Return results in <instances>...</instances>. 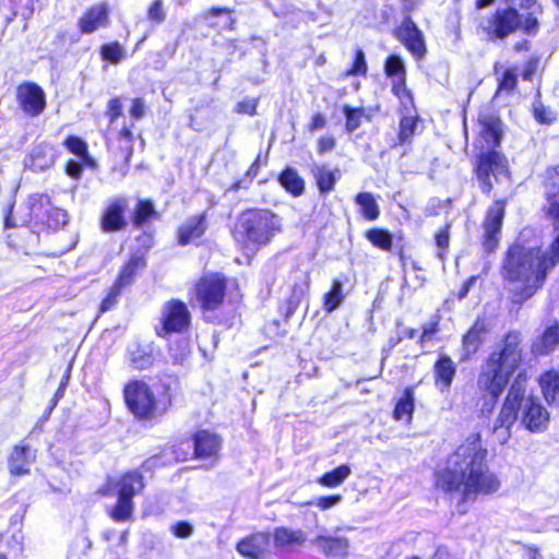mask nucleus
<instances>
[{"label":"nucleus","mask_w":559,"mask_h":559,"mask_svg":"<svg viewBox=\"0 0 559 559\" xmlns=\"http://www.w3.org/2000/svg\"><path fill=\"white\" fill-rule=\"evenodd\" d=\"M487 449L480 435L473 433L449 455L444 468L436 474V485L451 498L457 497L459 513L467 512V504L479 496L497 492L500 480L487 463Z\"/></svg>","instance_id":"1"},{"label":"nucleus","mask_w":559,"mask_h":559,"mask_svg":"<svg viewBox=\"0 0 559 559\" xmlns=\"http://www.w3.org/2000/svg\"><path fill=\"white\" fill-rule=\"evenodd\" d=\"M525 380L522 372L516 376L493 424V433L500 444L507 443L511 438V428L519 418L520 409L521 424L531 432H542L548 426L549 414L546 408L537 399L525 396Z\"/></svg>","instance_id":"2"},{"label":"nucleus","mask_w":559,"mask_h":559,"mask_svg":"<svg viewBox=\"0 0 559 559\" xmlns=\"http://www.w3.org/2000/svg\"><path fill=\"white\" fill-rule=\"evenodd\" d=\"M548 267L540 248H526L515 243L507 252L502 275L512 284V302L522 305L545 283Z\"/></svg>","instance_id":"3"},{"label":"nucleus","mask_w":559,"mask_h":559,"mask_svg":"<svg viewBox=\"0 0 559 559\" xmlns=\"http://www.w3.org/2000/svg\"><path fill=\"white\" fill-rule=\"evenodd\" d=\"M520 344V332H509L504 336L502 348L491 353L481 367L477 378V386L479 391L488 395L481 406L483 414L492 411L510 377L519 368L522 361Z\"/></svg>","instance_id":"4"},{"label":"nucleus","mask_w":559,"mask_h":559,"mask_svg":"<svg viewBox=\"0 0 559 559\" xmlns=\"http://www.w3.org/2000/svg\"><path fill=\"white\" fill-rule=\"evenodd\" d=\"M478 122L487 151L478 155L476 177L481 192L489 194L493 190L495 183L499 185L510 180L508 160L504 155L495 150L500 145L502 138V121L491 109H487L479 114Z\"/></svg>","instance_id":"5"},{"label":"nucleus","mask_w":559,"mask_h":559,"mask_svg":"<svg viewBox=\"0 0 559 559\" xmlns=\"http://www.w3.org/2000/svg\"><path fill=\"white\" fill-rule=\"evenodd\" d=\"M283 219L265 209L243 211L237 218L234 238L248 250H259L282 231Z\"/></svg>","instance_id":"6"},{"label":"nucleus","mask_w":559,"mask_h":559,"mask_svg":"<svg viewBox=\"0 0 559 559\" xmlns=\"http://www.w3.org/2000/svg\"><path fill=\"white\" fill-rule=\"evenodd\" d=\"M123 396L129 411L142 420L165 415L171 405L168 393L156 397L148 384L142 380L129 381L124 386Z\"/></svg>","instance_id":"7"},{"label":"nucleus","mask_w":559,"mask_h":559,"mask_svg":"<svg viewBox=\"0 0 559 559\" xmlns=\"http://www.w3.org/2000/svg\"><path fill=\"white\" fill-rule=\"evenodd\" d=\"M144 489V477L138 471H130L119 478H109L100 492L105 496H117V503L110 512L116 522L131 519L134 510L133 498Z\"/></svg>","instance_id":"8"},{"label":"nucleus","mask_w":559,"mask_h":559,"mask_svg":"<svg viewBox=\"0 0 559 559\" xmlns=\"http://www.w3.org/2000/svg\"><path fill=\"white\" fill-rule=\"evenodd\" d=\"M545 195L547 200V215L552 218L558 229L549 252L544 251L545 264L548 270H551L559 262V165L547 171Z\"/></svg>","instance_id":"9"},{"label":"nucleus","mask_w":559,"mask_h":559,"mask_svg":"<svg viewBox=\"0 0 559 559\" xmlns=\"http://www.w3.org/2000/svg\"><path fill=\"white\" fill-rule=\"evenodd\" d=\"M522 20L515 8L498 9L493 14L484 17L479 26L488 38L504 39L521 27Z\"/></svg>","instance_id":"10"},{"label":"nucleus","mask_w":559,"mask_h":559,"mask_svg":"<svg viewBox=\"0 0 559 559\" xmlns=\"http://www.w3.org/2000/svg\"><path fill=\"white\" fill-rule=\"evenodd\" d=\"M28 203L32 217L49 228L59 229L68 223V213L52 206L48 194H32Z\"/></svg>","instance_id":"11"},{"label":"nucleus","mask_w":559,"mask_h":559,"mask_svg":"<svg viewBox=\"0 0 559 559\" xmlns=\"http://www.w3.org/2000/svg\"><path fill=\"white\" fill-rule=\"evenodd\" d=\"M225 278L218 274L203 276L195 286V298L204 310L216 309L224 300Z\"/></svg>","instance_id":"12"},{"label":"nucleus","mask_w":559,"mask_h":559,"mask_svg":"<svg viewBox=\"0 0 559 559\" xmlns=\"http://www.w3.org/2000/svg\"><path fill=\"white\" fill-rule=\"evenodd\" d=\"M506 213L504 201L497 200L488 207L483 222V248L485 252H493L500 241L501 228Z\"/></svg>","instance_id":"13"},{"label":"nucleus","mask_w":559,"mask_h":559,"mask_svg":"<svg viewBox=\"0 0 559 559\" xmlns=\"http://www.w3.org/2000/svg\"><path fill=\"white\" fill-rule=\"evenodd\" d=\"M16 100L22 111L29 117L39 116L46 108L45 92L34 82H24L16 87Z\"/></svg>","instance_id":"14"},{"label":"nucleus","mask_w":559,"mask_h":559,"mask_svg":"<svg viewBox=\"0 0 559 559\" xmlns=\"http://www.w3.org/2000/svg\"><path fill=\"white\" fill-rule=\"evenodd\" d=\"M394 37L417 59L426 55V44L423 32L411 16H406L393 32Z\"/></svg>","instance_id":"15"},{"label":"nucleus","mask_w":559,"mask_h":559,"mask_svg":"<svg viewBox=\"0 0 559 559\" xmlns=\"http://www.w3.org/2000/svg\"><path fill=\"white\" fill-rule=\"evenodd\" d=\"M191 316L187 305L178 299H173L165 304L162 312V331L183 332L190 324Z\"/></svg>","instance_id":"16"},{"label":"nucleus","mask_w":559,"mask_h":559,"mask_svg":"<svg viewBox=\"0 0 559 559\" xmlns=\"http://www.w3.org/2000/svg\"><path fill=\"white\" fill-rule=\"evenodd\" d=\"M271 536L269 533L259 532L241 539L237 546V551L249 559H262L269 551Z\"/></svg>","instance_id":"17"},{"label":"nucleus","mask_w":559,"mask_h":559,"mask_svg":"<svg viewBox=\"0 0 559 559\" xmlns=\"http://www.w3.org/2000/svg\"><path fill=\"white\" fill-rule=\"evenodd\" d=\"M128 207V200L126 198H118L112 201L105 210L100 226L106 233L119 231L126 228L127 221L124 211Z\"/></svg>","instance_id":"18"},{"label":"nucleus","mask_w":559,"mask_h":559,"mask_svg":"<svg viewBox=\"0 0 559 559\" xmlns=\"http://www.w3.org/2000/svg\"><path fill=\"white\" fill-rule=\"evenodd\" d=\"M109 23V8L106 3H98L87 9L79 19L78 26L82 34H92Z\"/></svg>","instance_id":"19"},{"label":"nucleus","mask_w":559,"mask_h":559,"mask_svg":"<svg viewBox=\"0 0 559 559\" xmlns=\"http://www.w3.org/2000/svg\"><path fill=\"white\" fill-rule=\"evenodd\" d=\"M488 326L484 319H477L462 340L461 360L465 361L474 355L484 343Z\"/></svg>","instance_id":"20"},{"label":"nucleus","mask_w":559,"mask_h":559,"mask_svg":"<svg viewBox=\"0 0 559 559\" xmlns=\"http://www.w3.org/2000/svg\"><path fill=\"white\" fill-rule=\"evenodd\" d=\"M311 543L325 557L345 558L348 555L349 542L346 537L319 534Z\"/></svg>","instance_id":"21"},{"label":"nucleus","mask_w":559,"mask_h":559,"mask_svg":"<svg viewBox=\"0 0 559 559\" xmlns=\"http://www.w3.org/2000/svg\"><path fill=\"white\" fill-rule=\"evenodd\" d=\"M56 160V150L48 143L36 144L25 159V166L34 171H44Z\"/></svg>","instance_id":"22"},{"label":"nucleus","mask_w":559,"mask_h":559,"mask_svg":"<svg viewBox=\"0 0 559 559\" xmlns=\"http://www.w3.org/2000/svg\"><path fill=\"white\" fill-rule=\"evenodd\" d=\"M433 372L436 378V385L440 392H445L450 389L456 373V366L448 355H440L435 362Z\"/></svg>","instance_id":"23"},{"label":"nucleus","mask_w":559,"mask_h":559,"mask_svg":"<svg viewBox=\"0 0 559 559\" xmlns=\"http://www.w3.org/2000/svg\"><path fill=\"white\" fill-rule=\"evenodd\" d=\"M221 448L219 438L206 430H202L194 436V452L199 459H207L216 455Z\"/></svg>","instance_id":"24"},{"label":"nucleus","mask_w":559,"mask_h":559,"mask_svg":"<svg viewBox=\"0 0 559 559\" xmlns=\"http://www.w3.org/2000/svg\"><path fill=\"white\" fill-rule=\"evenodd\" d=\"M206 230V213L188 218L179 228V243L188 245L192 239L201 237Z\"/></svg>","instance_id":"25"},{"label":"nucleus","mask_w":559,"mask_h":559,"mask_svg":"<svg viewBox=\"0 0 559 559\" xmlns=\"http://www.w3.org/2000/svg\"><path fill=\"white\" fill-rule=\"evenodd\" d=\"M559 345V324L547 326L544 333L532 345V353L536 356L548 355Z\"/></svg>","instance_id":"26"},{"label":"nucleus","mask_w":559,"mask_h":559,"mask_svg":"<svg viewBox=\"0 0 559 559\" xmlns=\"http://www.w3.org/2000/svg\"><path fill=\"white\" fill-rule=\"evenodd\" d=\"M32 463L31 449L28 447H20L16 445L10 457H9V468L11 474L13 475H24L29 472V466Z\"/></svg>","instance_id":"27"},{"label":"nucleus","mask_w":559,"mask_h":559,"mask_svg":"<svg viewBox=\"0 0 559 559\" xmlns=\"http://www.w3.org/2000/svg\"><path fill=\"white\" fill-rule=\"evenodd\" d=\"M130 366L135 370H145L153 365L152 352L138 343L131 344L128 348Z\"/></svg>","instance_id":"28"},{"label":"nucleus","mask_w":559,"mask_h":559,"mask_svg":"<svg viewBox=\"0 0 559 559\" xmlns=\"http://www.w3.org/2000/svg\"><path fill=\"white\" fill-rule=\"evenodd\" d=\"M337 169L330 170L324 165H313L312 174L321 194H328L334 189V186L337 180Z\"/></svg>","instance_id":"29"},{"label":"nucleus","mask_w":559,"mask_h":559,"mask_svg":"<svg viewBox=\"0 0 559 559\" xmlns=\"http://www.w3.org/2000/svg\"><path fill=\"white\" fill-rule=\"evenodd\" d=\"M539 384L549 404L559 403V371L549 370L542 374Z\"/></svg>","instance_id":"30"},{"label":"nucleus","mask_w":559,"mask_h":559,"mask_svg":"<svg viewBox=\"0 0 559 559\" xmlns=\"http://www.w3.org/2000/svg\"><path fill=\"white\" fill-rule=\"evenodd\" d=\"M278 181L295 197L302 194L305 190V181L294 168L286 167L278 176Z\"/></svg>","instance_id":"31"},{"label":"nucleus","mask_w":559,"mask_h":559,"mask_svg":"<svg viewBox=\"0 0 559 559\" xmlns=\"http://www.w3.org/2000/svg\"><path fill=\"white\" fill-rule=\"evenodd\" d=\"M306 536L302 531H293L286 527H277L274 532L276 547H293L304 544Z\"/></svg>","instance_id":"32"},{"label":"nucleus","mask_w":559,"mask_h":559,"mask_svg":"<svg viewBox=\"0 0 559 559\" xmlns=\"http://www.w3.org/2000/svg\"><path fill=\"white\" fill-rule=\"evenodd\" d=\"M355 202L360 207V213L367 221H376L379 217V205L372 193L359 192L355 198Z\"/></svg>","instance_id":"33"},{"label":"nucleus","mask_w":559,"mask_h":559,"mask_svg":"<svg viewBox=\"0 0 559 559\" xmlns=\"http://www.w3.org/2000/svg\"><path fill=\"white\" fill-rule=\"evenodd\" d=\"M155 215L156 210L151 200H139L132 215V223L135 227H142Z\"/></svg>","instance_id":"34"},{"label":"nucleus","mask_w":559,"mask_h":559,"mask_svg":"<svg viewBox=\"0 0 559 559\" xmlns=\"http://www.w3.org/2000/svg\"><path fill=\"white\" fill-rule=\"evenodd\" d=\"M350 475V467L346 464L340 465L331 472L323 474L319 478V484L325 487H336L341 485Z\"/></svg>","instance_id":"35"},{"label":"nucleus","mask_w":559,"mask_h":559,"mask_svg":"<svg viewBox=\"0 0 559 559\" xmlns=\"http://www.w3.org/2000/svg\"><path fill=\"white\" fill-rule=\"evenodd\" d=\"M391 91L405 109L414 106L413 94L406 85V76L391 80Z\"/></svg>","instance_id":"36"},{"label":"nucleus","mask_w":559,"mask_h":559,"mask_svg":"<svg viewBox=\"0 0 559 559\" xmlns=\"http://www.w3.org/2000/svg\"><path fill=\"white\" fill-rule=\"evenodd\" d=\"M366 238L377 248L391 251L393 246V236L382 228H371L366 233Z\"/></svg>","instance_id":"37"},{"label":"nucleus","mask_w":559,"mask_h":559,"mask_svg":"<svg viewBox=\"0 0 559 559\" xmlns=\"http://www.w3.org/2000/svg\"><path fill=\"white\" fill-rule=\"evenodd\" d=\"M343 300V284L340 280H334L330 292L324 296V309L328 312H332L342 304Z\"/></svg>","instance_id":"38"},{"label":"nucleus","mask_w":559,"mask_h":559,"mask_svg":"<svg viewBox=\"0 0 559 559\" xmlns=\"http://www.w3.org/2000/svg\"><path fill=\"white\" fill-rule=\"evenodd\" d=\"M384 73L390 80L406 76V68L402 57L390 55L384 62Z\"/></svg>","instance_id":"39"},{"label":"nucleus","mask_w":559,"mask_h":559,"mask_svg":"<svg viewBox=\"0 0 559 559\" xmlns=\"http://www.w3.org/2000/svg\"><path fill=\"white\" fill-rule=\"evenodd\" d=\"M414 412V396L409 389H406L403 397L397 402L394 408V418L397 420L412 417Z\"/></svg>","instance_id":"40"},{"label":"nucleus","mask_w":559,"mask_h":559,"mask_svg":"<svg viewBox=\"0 0 559 559\" xmlns=\"http://www.w3.org/2000/svg\"><path fill=\"white\" fill-rule=\"evenodd\" d=\"M100 55L106 61L119 63L126 58V49L118 41H112L102 46Z\"/></svg>","instance_id":"41"},{"label":"nucleus","mask_w":559,"mask_h":559,"mask_svg":"<svg viewBox=\"0 0 559 559\" xmlns=\"http://www.w3.org/2000/svg\"><path fill=\"white\" fill-rule=\"evenodd\" d=\"M418 126V118L413 116H404L400 121L399 142L405 144L415 134Z\"/></svg>","instance_id":"42"},{"label":"nucleus","mask_w":559,"mask_h":559,"mask_svg":"<svg viewBox=\"0 0 559 559\" xmlns=\"http://www.w3.org/2000/svg\"><path fill=\"white\" fill-rule=\"evenodd\" d=\"M138 266H139V259H136V258L131 259L121 270L117 281L115 282V285L118 286L120 289L130 285L133 281V277H134Z\"/></svg>","instance_id":"43"},{"label":"nucleus","mask_w":559,"mask_h":559,"mask_svg":"<svg viewBox=\"0 0 559 559\" xmlns=\"http://www.w3.org/2000/svg\"><path fill=\"white\" fill-rule=\"evenodd\" d=\"M344 115L346 118V130L353 132L360 127V120L362 116V109H355L349 106L344 107Z\"/></svg>","instance_id":"44"},{"label":"nucleus","mask_w":559,"mask_h":559,"mask_svg":"<svg viewBox=\"0 0 559 559\" xmlns=\"http://www.w3.org/2000/svg\"><path fill=\"white\" fill-rule=\"evenodd\" d=\"M64 145L71 153L75 154L78 157L83 158L87 156L86 143L78 136H68L64 141Z\"/></svg>","instance_id":"45"},{"label":"nucleus","mask_w":559,"mask_h":559,"mask_svg":"<svg viewBox=\"0 0 559 559\" xmlns=\"http://www.w3.org/2000/svg\"><path fill=\"white\" fill-rule=\"evenodd\" d=\"M534 117L539 123L544 124H550L557 119L556 114L540 103L534 105Z\"/></svg>","instance_id":"46"},{"label":"nucleus","mask_w":559,"mask_h":559,"mask_svg":"<svg viewBox=\"0 0 559 559\" xmlns=\"http://www.w3.org/2000/svg\"><path fill=\"white\" fill-rule=\"evenodd\" d=\"M367 62L365 52L362 49L357 48L355 52V60L353 62V67L348 70V75H365L367 73Z\"/></svg>","instance_id":"47"},{"label":"nucleus","mask_w":559,"mask_h":559,"mask_svg":"<svg viewBox=\"0 0 559 559\" xmlns=\"http://www.w3.org/2000/svg\"><path fill=\"white\" fill-rule=\"evenodd\" d=\"M147 19L156 24H162L166 20V12L163 7V0H155L147 10Z\"/></svg>","instance_id":"48"},{"label":"nucleus","mask_w":559,"mask_h":559,"mask_svg":"<svg viewBox=\"0 0 559 559\" xmlns=\"http://www.w3.org/2000/svg\"><path fill=\"white\" fill-rule=\"evenodd\" d=\"M169 530L177 538H189L194 532L193 525L187 521H178Z\"/></svg>","instance_id":"49"},{"label":"nucleus","mask_w":559,"mask_h":559,"mask_svg":"<svg viewBox=\"0 0 559 559\" xmlns=\"http://www.w3.org/2000/svg\"><path fill=\"white\" fill-rule=\"evenodd\" d=\"M518 84V75L513 69H508L503 72L499 81V91H512Z\"/></svg>","instance_id":"50"},{"label":"nucleus","mask_w":559,"mask_h":559,"mask_svg":"<svg viewBox=\"0 0 559 559\" xmlns=\"http://www.w3.org/2000/svg\"><path fill=\"white\" fill-rule=\"evenodd\" d=\"M120 294H121V289L114 284L112 287L110 288V292L108 293V295L102 301L99 311L107 312L110 309H112L114 306L117 304Z\"/></svg>","instance_id":"51"},{"label":"nucleus","mask_w":559,"mask_h":559,"mask_svg":"<svg viewBox=\"0 0 559 559\" xmlns=\"http://www.w3.org/2000/svg\"><path fill=\"white\" fill-rule=\"evenodd\" d=\"M258 98H245L236 105V112L253 116L257 112Z\"/></svg>","instance_id":"52"},{"label":"nucleus","mask_w":559,"mask_h":559,"mask_svg":"<svg viewBox=\"0 0 559 559\" xmlns=\"http://www.w3.org/2000/svg\"><path fill=\"white\" fill-rule=\"evenodd\" d=\"M106 115L109 117L111 123L122 115V104L120 98H111L108 102Z\"/></svg>","instance_id":"53"},{"label":"nucleus","mask_w":559,"mask_h":559,"mask_svg":"<svg viewBox=\"0 0 559 559\" xmlns=\"http://www.w3.org/2000/svg\"><path fill=\"white\" fill-rule=\"evenodd\" d=\"M521 26L523 27V31L525 32V34L527 35H531V36H534L537 34L538 32V21H537V17L534 16V12L533 13H530L524 22L521 24Z\"/></svg>","instance_id":"54"},{"label":"nucleus","mask_w":559,"mask_h":559,"mask_svg":"<svg viewBox=\"0 0 559 559\" xmlns=\"http://www.w3.org/2000/svg\"><path fill=\"white\" fill-rule=\"evenodd\" d=\"M145 109H146L145 102L142 98H134L132 100V106L130 108V116L133 119L139 120L144 117Z\"/></svg>","instance_id":"55"},{"label":"nucleus","mask_w":559,"mask_h":559,"mask_svg":"<svg viewBox=\"0 0 559 559\" xmlns=\"http://www.w3.org/2000/svg\"><path fill=\"white\" fill-rule=\"evenodd\" d=\"M341 499L342 498L338 495L320 497L316 502V506L319 507L321 510H328L337 504L341 501Z\"/></svg>","instance_id":"56"},{"label":"nucleus","mask_w":559,"mask_h":559,"mask_svg":"<svg viewBox=\"0 0 559 559\" xmlns=\"http://www.w3.org/2000/svg\"><path fill=\"white\" fill-rule=\"evenodd\" d=\"M335 146V139L332 135L321 136L318 141V152L320 154L330 152Z\"/></svg>","instance_id":"57"},{"label":"nucleus","mask_w":559,"mask_h":559,"mask_svg":"<svg viewBox=\"0 0 559 559\" xmlns=\"http://www.w3.org/2000/svg\"><path fill=\"white\" fill-rule=\"evenodd\" d=\"M66 171L71 178L78 179L82 175L83 167L81 163L76 160H70L67 164Z\"/></svg>","instance_id":"58"},{"label":"nucleus","mask_w":559,"mask_h":559,"mask_svg":"<svg viewBox=\"0 0 559 559\" xmlns=\"http://www.w3.org/2000/svg\"><path fill=\"white\" fill-rule=\"evenodd\" d=\"M438 332V321L430 322L423 328V333L420 336V343H424L431 338L433 334Z\"/></svg>","instance_id":"59"},{"label":"nucleus","mask_w":559,"mask_h":559,"mask_svg":"<svg viewBox=\"0 0 559 559\" xmlns=\"http://www.w3.org/2000/svg\"><path fill=\"white\" fill-rule=\"evenodd\" d=\"M436 245L440 250H445L449 246L448 227L436 234Z\"/></svg>","instance_id":"60"},{"label":"nucleus","mask_w":559,"mask_h":559,"mask_svg":"<svg viewBox=\"0 0 559 559\" xmlns=\"http://www.w3.org/2000/svg\"><path fill=\"white\" fill-rule=\"evenodd\" d=\"M326 124V119L325 117L318 112L313 117H312V121L310 123V131H316V130H320V129H323Z\"/></svg>","instance_id":"61"},{"label":"nucleus","mask_w":559,"mask_h":559,"mask_svg":"<svg viewBox=\"0 0 559 559\" xmlns=\"http://www.w3.org/2000/svg\"><path fill=\"white\" fill-rule=\"evenodd\" d=\"M476 280H477L476 276H471L464 283V285L461 287V289L459 292V299H463L467 296L468 292L471 290L472 286L475 284Z\"/></svg>","instance_id":"62"},{"label":"nucleus","mask_w":559,"mask_h":559,"mask_svg":"<svg viewBox=\"0 0 559 559\" xmlns=\"http://www.w3.org/2000/svg\"><path fill=\"white\" fill-rule=\"evenodd\" d=\"M508 3H510L511 5H514V7H520V8H532L536 0H506Z\"/></svg>","instance_id":"63"},{"label":"nucleus","mask_w":559,"mask_h":559,"mask_svg":"<svg viewBox=\"0 0 559 559\" xmlns=\"http://www.w3.org/2000/svg\"><path fill=\"white\" fill-rule=\"evenodd\" d=\"M133 138L132 131L130 127H122V129L119 131V139L120 140H128V142H131Z\"/></svg>","instance_id":"64"}]
</instances>
